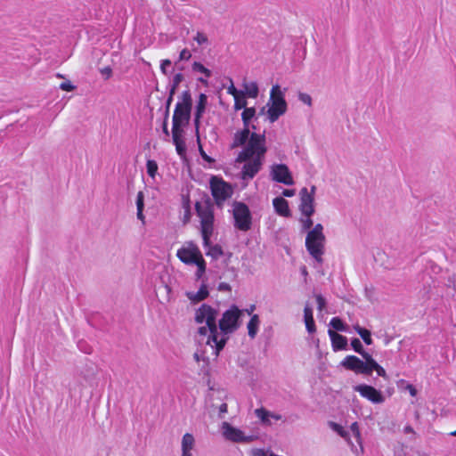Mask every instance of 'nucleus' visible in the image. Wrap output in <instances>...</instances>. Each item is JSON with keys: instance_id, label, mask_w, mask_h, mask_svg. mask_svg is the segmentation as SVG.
<instances>
[{"instance_id": "9", "label": "nucleus", "mask_w": 456, "mask_h": 456, "mask_svg": "<svg viewBox=\"0 0 456 456\" xmlns=\"http://www.w3.org/2000/svg\"><path fill=\"white\" fill-rule=\"evenodd\" d=\"M244 165L240 172V179L243 181H249L261 170L264 159L257 158H251L249 160L243 161Z\"/></svg>"}, {"instance_id": "16", "label": "nucleus", "mask_w": 456, "mask_h": 456, "mask_svg": "<svg viewBox=\"0 0 456 456\" xmlns=\"http://www.w3.org/2000/svg\"><path fill=\"white\" fill-rule=\"evenodd\" d=\"M191 108L176 103L172 118V125L186 126L191 119Z\"/></svg>"}, {"instance_id": "60", "label": "nucleus", "mask_w": 456, "mask_h": 456, "mask_svg": "<svg viewBox=\"0 0 456 456\" xmlns=\"http://www.w3.org/2000/svg\"><path fill=\"white\" fill-rule=\"evenodd\" d=\"M217 289L219 291H231L232 290V287L230 286V284L226 283V282H220Z\"/></svg>"}, {"instance_id": "41", "label": "nucleus", "mask_w": 456, "mask_h": 456, "mask_svg": "<svg viewBox=\"0 0 456 456\" xmlns=\"http://www.w3.org/2000/svg\"><path fill=\"white\" fill-rule=\"evenodd\" d=\"M354 350L360 354L363 359L366 361V358H368L367 354H370L368 352H366L364 349H363V346H362V344H350Z\"/></svg>"}, {"instance_id": "12", "label": "nucleus", "mask_w": 456, "mask_h": 456, "mask_svg": "<svg viewBox=\"0 0 456 456\" xmlns=\"http://www.w3.org/2000/svg\"><path fill=\"white\" fill-rule=\"evenodd\" d=\"M177 257L186 265H194L200 256H202L199 248L193 243H190L188 247H183L177 250Z\"/></svg>"}, {"instance_id": "29", "label": "nucleus", "mask_w": 456, "mask_h": 456, "mask_svg": "<svg viewBox=\"0 0 456 456\" xmlns=\"http://www.w3.org/2000/svg\"><path fill=\"white\" fill-rule=\"evenodd\" d=\"M183 133L184 131L183 126H179L178 125H172V139L174 144L184 142L183 139Z\"/></svg>"}, {"instance_id": "15", "label": "nucleus", "mask_w": 456, "mask_h": 456, "mask_svg": "<svg viewBox=\"0 0 456 456\" xmlns=\"http://www.w3.org/2000/svg\"><path fill=\"white\" fill-rule=\"evenodd\" d=\"M341 364L347 370H351L365 375H370V370L367 369L368 361L363 362L354 355L346 356Z\"/></svg>"}, {"instance_id": "46", "label": "nucleus", "mask_w": 456, "mask_h": 456, "mask_svg": "<svg viewBox=\"0 0 456 456\" xmlns=\"http://www.w3.org/2000/svg\"><path fill=\"white\" fill-rule=\"evenodd\" d=\"M308 233H312L313 235H319L322 237H325L323 234V226L322 224H317L314 225V227L308 232Z\"/></svg>"}, {"instance_id": "28", "label": "nucleus", "mask_w": 456, "mask_h": 456, "mask_svg": "<svg viewBox=\"0 0 456 456\" xmlns=\"http://www.w3.org/2000/svg\"><path fill=\"white\" fill-rule=\"evenodd\" d=\"M204 247L208 248V251L206 253L207 256H210L214 259H217L224 255L223 248L218 244L211 245V242L209 241V244L208 246L204 245Z\"/></svg>"}, {"instance_id": "3", "label": "nucleus", "mask_w": 456, "mask_h": 456, "mask_svg": "<svg viewBox=\"0 0 456 456\" xmlns=\"http://www.w3.org/2000/svg\"><path fill=\"white\" fill-rule=\"evenodd\" d=\"M243 314L244 311L235 305H232L223 314L217 325V330H220L223 338H229L228 335L234 333L240 327Z\"/></svg>"}, {"instance_id": "1", "label": "nucleus", "mask_w": 456, "mask_h": 456, "mask_svg": "<svg viewBox=\"0 0 456 456\" xmlns=\"http://www.w3.org/2000/svg\"><path fill=\"white\" fill-rule=\"evenodd\" d=\"M214 205L213 200L208 195H205L195 204L197 216L200 219V230L203 245L205 246L209 244V238L212 236L214 231Z\"/></svg>"}, {"instance_id": "21", "label": "nucleus", "mask_w": 456, "mask_h": 456, "mask_svg": "<svg viewBox=\"0 0 456 456\" xmlns=\"http://www.w3.org/2000/svg\"><path fill=\"white\" fill-rule=\"evenodd\" d=\"M259 324V316L257 314H253L247 325L248 334L251 339H254L256 338L258 331Z\"/></svg>"}, {"instance_id": "36", "label": "nucleus", "mask_w": 456, "mask_h": 456, "mask_svg": "<svg viewBox=\"0 0 456 456\" xmlns=\"http://www.w3.org/2000/svg\"><path fill=\"white\" fill-rule=\"evenodd\" d=\"M184 77L183 75L180 72V73H177L175 74L174 77H173V79H172V82L169 86V91H175V93L176 92L180 83L183 80Z\"/></svg>"}, {"instance_id": "37", "label": "nucleus", "mask_w": 456, "mask_h": 456, "mask_svg": "<svg viewBox=\"0 0 456 456\" xmlns=\"http://www.w3.org/2000/svg\"><path fill=\"white\" fill-rule=\"evenodd\" d=\"M175 94V91L168 92V97H167V99L166 101V104H165V113H164L165 119H168V118H169V109H170L171 103L174 100Z\"/></svg>"}, {"instance_id": "32", "label": "nucleus", "mask_w": 456, "mask_h": 456, "mask_svg": "<svg viewBox=\"0 0 456 456\" xmlns=\"http://www.w3.org/2000/svg\"><path fill=\"white\" fill-rule=\"evenodd\" d=\"M191 69L194 72H200L205 75L206 77H210L212 76L211 70L207 69L203 64L198 61H194L192 63Z\"/></svg>"}, {"instance_id": "18", "label": "nucleus", "mask_w": 456, "mask_h": 456, "mask_svg": "<svg viewBox=\"0 0 456 456\" xmlns=\"http://www.w3.org/2000/svg\"><path fill=\"white\" fill-rule=\"evenodd\" d=\"M273 206L275 212L284 217H290L291 211L289 207V202L283 197H276L273 200Z\"/></svg>"}, {"instance_id": "53", "label": "nucleus", "mask_w": 456, "mask_h": 456, "mask_svg": "<svg viewBox=\"0 0 456 456\" xmlns=\"http://www.w3.org/2000/svg\"><path fill=\"white\" fill-rule=\"evenodd\" d=\"M303 230L306 231L312 228L314 223L311 217H306L305 219H301Z\"/></svg>"}, {"instance_id": "44", "label": "nucleus", "mask_w": 456, "mask_h": 456, "mask_svg": "<svg viewBox=\"0 0 456 456\" xmlns=\"http://www.w3.org/2000/svg\"><path fill=\"white\" fill-rule=\"evenodd\" d=\"M175 150L180 157H185L186 154V144L185 142L175 143Z\"/></svg>"}, {"instance_id": "45", "label": "nucleus", "mask_w": 456, "mask_h": 456, "mask_svg": "<svg viewBox=\"0 0 456 456\" xmlns=\"http://www.w3.org/2000/svg\"><path fill=\"white\" fill-rule=\"evenodd\" d=\"M304 319L305 322L314 319L313 308L308 304H306L304 308Z\"/></svg>"}, {"instance_id": "57", "label": "nucleus", "mask_w": 456, "mask_h": 456, "mask_svg": "<svg viewBox=\"0 0 456 456\" xmlns=\"http://www.w3.org/2000/svg\"><path fill=\"white\" fill-rule=\"evenodd\" d=\"M101 74L104 77L105 79H108L112 75V69L110 67H104L101 70Z\"/></svg>"}, {"instance_id": "26", "label": "nucleus", "mask_w": 456, "mask_h": 456, "mask_svg": "<svg viewBox=\"0 0 456 456\" xmlns=\"http://www.w3.org/2000/svg\"><path fill=\"white\" fill-rule=\"evenodd\" d=\"M207 104H208V97L205 94L201 93L200 95H199V99L197 101V104H196V107H195V112L197 114V117L199 116H203L205 110H206V107H207Z\"/></svg>"}, {"instance_id": "6", "label": "nucleus", "mask_w": 456, "mask_h": 456, "mask_svg": "<svg viewBox=\"0 0 456 456\" xmlns=\"http://www.w3.org/2000/svg\"><path fill=\"white\" fill-rule=\"evenodd\" d=\"M211 194L214 199V203L219 208H223L225 200L230 199L233 194L232 186L225 182L222 177L213 175L209 182Z\"/></svg>"}, {"instance_id": "2", "label": "nucleus", "mask_w": 456, "mask_h": 456, "mask_svg": "<svg viewBox=\"0 0 456 456\" xmlns=\"http://www.w3.org/2000/svg\"><path fill=\"white\" fill-rule=\"evenodd\" d=\"M267 151V148L265 146V134H257L252 132L247 145L244 149L239 153L236 158V162L242 163V161L249 160L251 158H257L265 159V155Z\"/></svg>"}, {"instance_id": "31", "label": "nucleus", "mask_w": 456, "mask_h": 456, "mask_svg": "<svg viewBox=\"0 0 456 456\" xmlns=\"http://www.w3.org/2000/svg\"><path fill=\"white\" fill-rule=\"evenodd\" d=\"M197 265V271L195 273V276L197 280H200L206 271V262L202 256H200L198 261L194 264Z\"/></svg>"}, {"instance_id": "62", "label": "nucleus", "mask_w": 456, "mask_h": 456, "mask_svg": "<svg viewBox=\"0 0 456 456\" xmlns=\"http://www.w3.org/2000/svg\"><path fill=\"white\" fill-rule=\"evenodd\" d=\"M335 352L345 350L347 348L348 344H331Z\"/></svg>"}, {"instance_id": "40", "label": "nucleus", "mask_w": 456, "mask_h": 456, "mask_svg": "<svg viewBox=\"0 0 456 456\" xmlns=\"http://www.w3.org/2000/svg\"><path fill=\"white\" fill-rule=\"evenodd\" d=\"M207 346H209L212 355L216 358L218 356L220 351H222L225 346V344H206Z\"/></svg>"}, {"instance_id": "48", "label": "nucleus", "mask_w": 456, "mask_h": 456, "mask_svg": "<svg viewBox=\"0 0 456 456\" xmlns=\"http://www.w3.org/2000/svg\"><path fill=\"white\" fill-rule=\"evenodd\" d=\"M230 82H231V85L230 86H228L227 88V93L231 95H232L234 98H235V95H239L240 94V90H238L234 85H233V82L232 80V78H229Z\"/></svg>"}, {"instance_id": "22", "label": "nucleus", "mask_w": 456, "mask_h": 456, "mask_svg": "<svg viewBox=\"0 0 456 456\" xmlns=\"http://www.w3.org/2000/svg\"><path fill=\"white\" fill-rule=\"evenodd\" d=\"M254 413L256 418H258L264 426H272V420H271V411L266 410L264 407L257 408L254 411Z\"/></svg>"}, {"instance_id": "20", "label": "nucleus", "mask_w": 456, "mask_h": 456, "mask_svg": "<svg viewBox=\"0 0 456 456\" xmlns=\"http://www.w3.org/2000/svg\"><path fill=\"white\" fill-rule=\"evenodd\" d=\"M209 295L208 286L206 284H202L200 288V289L194 293V292H187L186 296L189 299H191L193 302H200L204 299H206Z\"/></svg>"}, {"instance_id": "58", "label": "nucleus", "mask_w": 456, "mask_h": 456, "mask_svg": "<svg viewBox=\"0 0 456 456\" xmlns=\"http://www.w3.org/2000/svg\"><path fill=\"white\" fill-rule=\"evenodd\" d=\"M273 333V327H268L264 330L263 336L266 340H269L272 338Z\"/></svg>"}, {"instance_id": "25", "label": "nucleus", "mask_w": 456, "mask_h": 456, "mask_svg": "<svg viewBox=\"0 0 456 456\" xmlns=\"http://www.w3.org/2000/svg\"><path fill=\"white\" fill-rule=\"evenodd\" d=\"M244 90H240V94L249 98H256L259 93L257 84L251 82L250 84H244Z\"/></svg>"}, {"instance_id": "23", "label": "nucleus", "mask_w": 456, "mask_h": 456, "mask_svg": "<svg viewBox=\"0 0 456 456\" xmlns=\"http://www.w3.org/2000/svg\"><path fill=\"white\" fill-rule=\"evenodd\" d=\"M194 436L190 433L184 434L182 438V453L191 452V451L194 448Z\"/></svg>"}, {"instance_id": "8", "label": "nucleus", "mask_w": 456, "mask_h": 456, "mask_svg": "<svg viewBox=\"0 0 456 456\" xmlns=\"http://www.w3.org/2000/svg\"><path fill=\"white\" fill-rule=\"evenodd\" d=\"M222 433L225 439L234 443H248L253 440V436H245L240 429L225 421L222 423Z\"/></svg>"}, {"instance_id": "47", "label": "nucleus", "mask_w": 456, "mask_h": 456, "mask_svg": "<svg viewBox=\"0 0 456 456\" xmlns=\"http://www.w3.org/2000/svg\"><path fill=\"white\" fill-rule=\"evenodd\" d=\"M298 100L308 106L312 105V97L308 94L299 93Z\"/></svg>"}, {"instance_id": "10", "label": "nucleus", "mask_w": 456, "mask_h": 456, "mask_svg": "<svg viewBox=\"0 0 456 456\" xmlns=\"http://www.w3.org/2000/svg\"><path fill=\"white\" fill-rule=\"evenodd\" d=\"M217 311L207 304H203L195 313V321L197 323L206 322L209 327L215 329V322L216 321Z\"/></svg>"}, {"instance_id": "55", "label": "nucleus", "mask_w": 456, "mask_h": 456, "mask_svg": "<svg viewBox=\"0 0 456 456\" xmlns=\"http://www.w3.org/2000/svg\"><path fill=\"white\" fill-rule=\"evenodd\" d=\"M171 64H172L171 61L167 60H167H163L161 61L160 69H161L163 74H165V75L168 74L167 69V67H170Z\"/></svg>"}, {"instance_id": "61", "label": "nucleus", "mask_w": 456, "mask_h": 456, "mask_svg": "<svg viewBox=\"0 0 456 456\" xmlns=\"http://www.w3.org/2000/svg\"><path fill=\"white\" fill-rule=\"evenodd\" d=\"M194 358L197 362H200V360L206 361L208 359V357L205 356V351H203L202 353H200L199 350H197L194 353Z\"/></svg>"}, {"instance_id": "7", "label": "nucleus", "mask_w": 456, "mask_h": 456, "mask_svg": "<svg viewBox=\"0 0 456 456\" xmlns=\"http://www.w3.org/2000/svg\"><path fill=\"white\" fill-rule=\"evenodd\" d=\"M326 238L319 235L307 233L305 238V248L310 256L318 263L322 264Z\"/></svg>"}, {"instance_id": "19", "label": "nucleus", "mask_w": 456, "mask_h": 456, "mask_svg": "<svg viewBox=\"0 0 456 456\" xmlns=\"http://www.w3.org/2000/svg\"><path fill=\"white\" fill-rule=\"evenodd\" d=\"M252 132L248 129H241L237 131L233 136V142L231 145L232 149L238 148L240 146L245 145L248 142V140Z\"/></svg>"}, {"instance_id": "30", "label": "nucleus", "mask_w": 456, "mask_h": 456, "mask_svg": "<svg viewBox=\"0 0 456 456\" xmlns=\"http://www.w3.org/2000/svg\"><path fill=\"white\" fill-rule=\"evenodd\" d=\"M179 98L180 101L177 103H180L183 106L192 108V99L190 90L183 91Z\"/></svg>"}, {"instance_id": "33", "label": "nucleus", "mask_w": 456, "mask_h": 456, "mask_svg": "<svg viewBox=\"0 0 456 456\" xmlns=\"http://www.w3.org/2000/svg\"><path fill=\"white\" fill-rule=\"evenodd\" d=\"M247 96H244L243 94H239L238 96L235 95L234 98V110H240L241 109L245 110L247 107L248 102L246 100Z\"/></svg>"}, {"instance_id": "52", "label": "nucleus", "mask_w": 456, "mask_h": 456, "mask_svg": "<svg viewBox=\"0 0 456 456\" xmlns=\"http://www.w3.org/2000/svg\"><path fill=\"white\" fill-rule=\"evenodd\" d=\"M202 118V116H199L197 117V114L194 113V126H195V130H196V135H197V141L198 142L200 143V134H199V128H200V118Z\"/></svg>"}, {"instance_id": "14", "label": "nucleus", "mask_w": 456, "mask_h": 456, "mask_svg": "<svg viewBox=\"0 0 456 456\" xmlns=\"http://www.w3.org/2000/svg\"><path fill=\"white\" fill-rule=\"evenodd\" d=\"M299 210L305 217H311L314 214V198L308 194V189L304 187L299 191Z\"/></svg>"}, {"instance_id": "17", "label": "nucleus", "mask_w": 456, "mask_h": 456, "mask_svg": "<svg viewBox=\"0 0 456 456\" xmlns=\"http://www.w3.org/2000/svg\"><path fill=\"white\" fill-rule=\"evenodd\" d=\"M209 332V337L207 342H227L228 338H221L218 339V330H217V324L216 321L215 322V329L212 327H209L208 324L206 326L200 327L198 329V333L200 336H206Z\"/></svg>"}, {"instance_id": "54", "label": "nucleus", "mask_w": 456, "mask_h": 456, "mask_svg": "<svg viewBox=\"0 0 456 456\" xmlns=\"http://www.w3.org/2000/svg\"><path fill=\"white\" fill-rule=\"evenodd\" d=\"M191 57V53L188 49H183L181 51L179 55V61H188Z\"/></svg>"}, {"instance_id": "11", "label": "nucleus", "mask_w": 456, "mask_h": 456, "mask_svg": "<svg viewBox=\"0 0 456 456\" xmlns=\"http://www.w3.org/2000/svg\"><path fill=\"white\" fill-rule=\"evenodd\" d=\"M271 176L273 181L285 185H292L294 183L291 173L285 164L273 165Z\"/></svg>"}, {"instance_id": "64", "label": "nucleus", "mask_w": 456, "mask_h": 456, "mask_svg": "<svg viewBox=\"0 0 456 456\" xmlns=\"http://www.w3.org/2000/svg\"><path fill=\"white\" fill-rule=\"evenodd\" d=\"M283 197H293L295 195V190L293 189H284L282 191Z\"/></svg>"}, {"instance_id": "24", "label": "nucleus", "mask_w": 456, "mask_h": 456, "mask_svg": "<svg viewBox=\"0 0 456 456\" xmlns=\"http://www.w3.org/2000/svg\"><path fill=\"white\" fill-rule=\"evenodd\" d=\"M368 358H366V361H368V368L370 370V374L373 370H376L378 375L383 378L387 377L386 370L381 367L379 364L377 363V362L372 358L371 354H367Z\"/></svg>"}, {"instance_id": "27", "label": "nucleus", "mask_w": 456, "mask_h": 456, "mask_svg": "<svg viewBox=\"0 0 456 456\" xmlns=\"http://www.w3.org/2000/svg\"><path fill=\"white\" fill-rule=\"evenodd\" d=\"M330 329L334 331H347L349 327L338 317H333L330 322Z\"/></svg>"}, {"instance_id": "38", "label": "nucleus", "mask_w": 456, "mask_h": 456, "mask_svg": "<svg viewBox=\"0 0 456 456\" xmlns=\"http://www.w3.org/2000/svg\"><path fill=\"white\" fill-rule=\"evenodd\" d=\"M241 118H248L249 120L255 118L256 120L257 118L256 117V109L254 107L245 108L241 113Z\"/></svg>"}, {"instance_id": "63", "label": "nucleus", "mask_w": 456, "mask_h": 456, "mask_svg": "<svg viewBox=\"0 0 456 456\" xmlns=\"http://www.w3.org/2000/svg\"><path fill=\"white\" fill-rule=\"evenodd\" d=\"M228 406L226 403H222L219 406V417L224 418V414L227 412Z\"/></svg>"}, {"instance_id": "56", "label": "nucleus", "mask_w": 456, "mask_h": 456, "mask_svg": "<svg viewBox=\"0 0 456 456\" xmlns=\"http://www.w3.org/2000/svg\"><path fill=\"white\" fill-rule=\"evenodd\" d=\"M305 323V328L310 334L315 331V323L314 319L311 321H306Z\"/></svg>"}, {"instance_id": "13", "label": "nucleus", "mask_w": 456, "mask_h": 456, "mask_svg": "<svg viewBox=\"0 0 456 456\" xmlns=\"http://www.w3.org/2000/svg\"><path fill=\"white\" fill-rule=\"evenodd\" d=\"M354 391L358 392L361 396L366 398L373 403H382L385 401V397L382 393L369 385L361 384L355 386Z\"/></svg>"}, {"instance_id": "39", "label": "nucleus", "mask_w": 456, "mask_h": 456, "mask_svg": "<svg viewBox=\"0 0 456 456\" xmlns=\"http://www.w3.org/2000/svg\"><path fill=\"white\" fill-rule=\"evenodd\" d=\"M329 335L331 342H347V338L342 335L337 333V331L329 329Z\"/></svg>"}, {"instance_id": "49", "label": "nucleus", "mask_w": 456, "mask_h": 456, "mask_svg": "<svg viewBox=\"0 0 456 456\" xmlns=\"http://www.w3.org/2000/svg\"><path fill=\"white\" fill-rule=\"evenodd\" d=\"M194 40L197 41L199 45L206 44L208 41L207 36L201 32L197 33L194 37Z\"/></svg>"}, {"instance_id": "50", "label": "nucleus", "mask_w": 456, "mask_h": 456, "mask_svg": "<svg viewBox=\"0 0 456 456\" xmlns=\"http://www.w3.org/2000/svg\"><path fill=\"white\" fill-rule=\"evenodd\" d=\"M315 299H316V302H317V305H318V309L320 311H322V309L326 305V299L321 294L316 295L315 296Z\"/></svg>"}, {"instance_id": "4", "label": "nucleus", "mask_w": 456, "mask_h": 456, "mask_svg": "<svg viewBox=\"0 0 456 456\" xmlns=\"http://www.w3.org/2000/svg\"><path fill=\"white\" fill-rule=\"evenodd\" d=\"M233 226L236 230L247 232L252 228L253 217L248 206L241 201L232 203Z\"/></svg>"}, {"instance_id": "42", "label": "nucleus", "mask_w": 456, "mask_h": 456, "mask_svg": "<svg viewBox=\"0 0 456 456\" xmlns=\"http://www.w3.org/2000/svg\"><path fill=\"white\" fill-rule=\"evenodd\" d=\"M330 426L331 427V428L334 431L338 432L342 437H346L347 432L345 431L339 424H337L335 422H330Z\"/></svg>"}, {"instance_id": "59", "label": "nucleus", "mask_w": 456, "mask_h": 456, "mask_svg": "<svg viewBox=\"0 0 456 456\" xmlns=\"http://www.w3.org/2000/svg\"><path fill=\"white\" fill-rule=\"evenodd\" d=\"M351 431L357 439L360 438V430L357 422H354L351 425Z\"/></svg>"}, {"instance_id": "34", "label": "nucleus", "mask_w": 456, "mask_h": 456, "mask_svg": "<svg viewBox=\"0 0 456 456\" xmlns=\"http://www.w3.org/2000/svg\"><path fill=\"white\" fill-rule=\"evenodd\" d=\"M158 164L153 159H148L146 162V170L149 176L154 178L158 172Z\"/></svg>"}, {"instance_id": "43", "label": "nucleus", "mask_w": 456, "mask_h": 456, "mask_svg": "<svg viewBox=\"0 0 456 456\" xmlns=\"http://www.w3.org/2000/svg\"><path fill=\"white\" fill-rule=\"evenodd\" d=\"M136 208L143 210L144 208V194L142 191H139L136 195Z\"/></svg>"}, {"instance_id": "35", "label": "nucleus", "mask_w": 456, "mask_h": 456, "mask_svg": "<svg viewBox=\"0 0 456 456\" xmlns=\"http://www.w3.org/2000/svg\"><path fill=\"white\" fill-rule=\"evenodd\" d=\"M355 330L360 337L362 338L363 342H372L371 340V333L369 330L365 328H362L360 326H356Z\"/></svg>"}, {"instance_id": "51", "label": "nucleus", "mask_w": 456, "mask_h": 456, "mask_svg": "<svg viewBox=\"0 0 456 456\" xmlns=\"http://www.w3.org/2000/svg\"><path fill=\"white\" fill-rule=\"evenodd\" d=\"M60 88L63 91H67V92H71L73 90H75L76 86H73L70 81H65V82H62L61 85H60Z\"/></svg>"}, {"instance_id": "5", "label": "nucleus", "mask_w": 456, "mask_h": 456, "mask_svg": "<svg viewBox=\"0 0 456 456\" xmlns=\"http://www.w3.org/2000/svg\"><path fill=\"white\" fill-rule=\"evenodd\" d=\"M271 106L267 110L268 119L271 123L275 122L287 111V102L284 92L279 85L273 86L270 93Z\"/></svg>"}]
</instances>
